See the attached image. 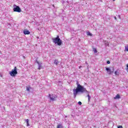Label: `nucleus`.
Masks as SVG:
<instances>
[{
	"label": "nucleus",
	"mask_w": 128,
	"mask_h": 128,
	"mask_svg": "<svg viewBox=\"0 0 128 128\" xmlns=\"http://www.w3.org/2000/svg\"><path fill=\"white\" fill-rule=\"evenodd\" d=\"M118 128H122V126H118Z\"/></svg>",
	"instance_id": "21"
},
{
	"label": "nucleus",
	"mask_w": 128,
	"mask_h": 128,
	"mask_svg": "<svg viewBox=\"0 0 128 128\" xmlns=\"http://www.w3.org/2000/svg\"><path fill=\"white\" fill-rule=\"evenodd\" d=\"M119 72L118 70L115 71L114 74L115 76H118Z\"/></svg>",
	"instance_id": "12"
},
{
	"label": "nucleus",
	"mask_w": 128,
	"mask_h": 128,
	"mask_svg": "<svg viewBox=\"0 0 128 128\" xmlns=\"http://www.w3.org/2000/svg\"><path fill=\"white\" fill-rule=\"evenodd\" d=\"M36 63L38 65V70H40V68H42V64H40V62H38V61H36Z\"/></svg>",
	"instance_id": "7"
},
{
	"label": "nucleus",
	"mask_w": 128,
	"mask_h": 128,
	"mask_svg": "<svg viewBox=\"0 0 128 128\" xmlns=\"http://www.w3.org/2000/svg\"><path fill=\"white\" fill-rule=\"evenodd\" d=\"M14 11L16 12H22V10H20V6L16 5H14Z\"/></svg>",
	"instance_id": "4"
},
{
	"label": "nucleus",
	"mask_w": 128,
	"mask_h": 128,
	"mask_svg": "<svg viewBox=\"0 0 128 128\" xmlns=\"http://www.w3.org/2000/svg\"><path fill=\"white\" fill-rule=\"evenodd\" d=\"M125 50H126V52H128V45H126L125 46Z\"/></svg>",
	"instance_id": "15"
},
{
	"label": "nucleus",
	"mask_w": 128,
	"mask_h": 128,
	"mask_svg": "<svg viewBox=\"0 0 128 128\" xmlns=\"http://www.w3.org/2000/svg\"><path fill=\"white\" fill-rule=\"evenodd\" d=\"M82 68V66H79V68Z\"/></svg>",
	"instance_id": "24"
},
{
	"label": "nucleus",
	"mask_w": 128,
	"mask_h": 128,
	"mask_svg": "<svg viewBox=\"0 0 128 128\" xmlns=\"http://www.w3.org/2000/svg\"><path fill=\"white\" fill-rule=\"evenodd\" d=\"M58 61L56 60H54V64H56V66H58Z\"/></svg>",
	"instance_id": "11"
},
{
	"label": "nucleus",
	"mask_w": 128,
	"mask_h": 128,
	"mask_svg": "<svg viewBox=\"0 0 128 128\" xmlns=\"http://www.w3.org/2000/svg\"><path fill=\"white\" fill-rule=\"evenodd\" d=\"M114 18H115V20H116V17L114 16Z\"/></svg>",
	"instance_id": "23"
},
{
	"label": "nucleus",
	"mask_w": 128,
	"mask_h": 128,
	"mask_svg": "<svg viewBox=\"0 0 128 128\" xmlns=\"http://www.w3.org/2000/svg\"><path fill=\"white\" fill-rule=\"evenodd\" d=\"M49 98L50 100H56L57 96L54 94H49Z\"/></svg>",
	"instance_id": "6"
},
{
	"label": "nucleus",
	"mask_w": 128,
	"mask_h": 128,
	"mask_svg": "<svg viewBox=\"0 0 128 128\" xmlns=\"http://www.w3.org/2000/svg\"><path fill=\"white\" fill-rule=\"evenodd\" d=\"M107 64H110V62L109 60H108V61L107 62Z\"/></svg>",
	"instance_id": "22"
},
{
	"label": "nucleus",
	"mask_w": 128,
	"mask_h": 128,
	"mask_svg": "<svg viewBox=\"0 0 128 128\" xmlns=\"http://www.w3.org/2000/svg\"><path fill=\"white\" fill-rule=\"evenodd\" d=\"M106 70L108 74H112V72H114V68H112V71L110 70V68H106Z\"/></svg>",
	"instance_id": "5"
},
{
	"label": "nucleus",
	"mask_w": 128,
	"mask_h": 128,
	"mask_svg": "<svg viewBox=\"0 0 128 128\" xmlns=\"http://www.w3.org/2000/svg\"><path fill=\"white\" fill-rule=\"evenodd\" d=\"M31 88L30 86L28 87L26 86V90H28V92H30V90Z\"/></svg>",
	"instance_id": "16"
},
{
	"label": "nucleus",
	"mask_w": 128,
	"mask_h": 128,
	"mask_svg": "<svg viewBox=\"0 0 128 128\" xmlns=\"http://www.w3.org/2000/svg\"><path fill=\"white\" fill-rule=\"evenodd\" d=\"M78 104H79V106H82V102H78Z\"/></svg>",
	"instance_id": "20"
},
{
	"label": "nucleus",
	"mask_w": 128,
	"mask_h": 128,
	"mask_svg": "<svg viewBox=\"0 0 128 128\" xmlns=\"http://www.w3.org/2000/svg\"><path fill=\"white\" fill-rule=\"evenodd\" d=\"M93 50L95 54H96V52H98V50H96V48H94Z\"/></svg>",
	"instance_id": "13"
},
{
	"label": "nucleus",
	"mask_w": 128,
	"mask_h": 128,
	"mask_svg": "<svg viewBox=\"0 0 128 128\" xmlns=\"http://www.w3.org/2000/svg\"><path fill=\"white\" fill-rule=\"evenodd\" d=\"M114 0H113L114 2Z\"/></svg>",
	"instance_id": "26"
},
{
	"label": "nucleus",
	"mask_w": 128,
	"mask_h": 128,
	"mask_svg": "<svg viewBox=\"0 0 128 128\" xmlns=\"http://www.w3.org/2000/svg\"><path fill=\"white\" fill-rule=\"evenodd\" d=\"M57 128H62V124H58Z\"/></svg>",
	"instance_id": "17"
},
{
	"label": "nucleus",
	"mask_w": 128,
	"mask_h": 128,
	"mask_svg": "<svg viewBox=\"0 0 128 128\" xmlns=\"http://www.w3.org/2000/svg\"><path fill=\"white\" fill-rule=\"evenodd\" d=\"M24 34H30V32L28 30H24Z\"/></svg>",
	"instance_id": "9"
},
{
	"label": "nucleus",
	"mask_w": 128,
	"mask_h": 128,
	"mask_svg": "<svg viewBox=\"0 0 128 128\" xmlns=\"http://www.w3.org/2000/svg\"><path fill=\"white\" fill-rule=\"evenodd\" d=\"M108 44H108V42L105 44L106 46H108Z\"/></svg>",
	"instance_id": "19"
},
{
	"label": "nucleus",
	"mask_w": 128,
	"mask_h": 128,
	"mask_svg": "<svg viewBox=\"0 0 128 128\" xmlns=\"http://www.w3.org/2000/svg\"><path fill=\"white\" fill-rule=\"evenodd\" d=\"M87 36H92V34L90 32H87Z\"/></svg>",
	"instance_id": "14"
},
{
	"label": "nucleus",
	"mask_w": 128,
	"mask_h": 128,
	"mask_svg": "<svg viewBox=\"0 0 128 128\" xmlns=\"http://www.w3.org/2000/svg\"><path fill=\"white\" fill-rule=\"evenodd\" d=\"M126 70L128 72V64H126Z\"/></svg>",
	"instance_id": "18"
},
{
	"label": "nucleus",
	"mask_w": 128,
	"mask_h": 128,
	"mask_svg": "<svg viewBox=\"0 0 128 128\" xmlns=\"http://www.w3.org/2000/svg\"><path fill=\"white\" fill-rule=\"evenodd\" d=\"M52 42L55 44H58V46H62V40L60 38V36H57L55 38H52Z\"/></svg>",
	"instance_id": "2"
},
{
	"label": "nucleus",
	"mask_w": 128,
	"mask_h": 128,
	"mask_svg": "<svg viewBox=\"0 0 128 128\" xmlns=\"http://www.w3.org/2000/svg\"><path fill=\"white\" fill-rule=\"evenodd\" d=\"M25 122H26L27 126H30V124L28 123V119L25 120Z\"/></svg>",
	"instance_id": "10"
},
{
	"label": "nucleus",
	"mask_w": 128,
	"mask_h": 128,
	"mask_svg": "<svg viewBox=\"0 0 128 128\" xmlns=\"http://www.w3.org/2000/svg\"><path fill=\"white\" fill-rule=\"evenodd\" d=\"M10 74L11 76H16V74H17L18 71H16V67H14V70H12Z\"/></svg>",
	"instance_id": "3"
},
{
	"label": "nucleus",
	"mask_w": 128,
	"mask_h": 128,
	"mask_svg": "<svg viewBox=\"0 0 128 128\" xmlns=\"http://www.w3.org/2000/svg\"><path fill=\"white\" fill-rule=\"evenodd\" d=\"M0 54H2V51H0Z\"/></svg>",
	"instance_id": "25"
},
{
	"label": "nucleus",
	"mask_w": 128,
	"mask_h": 128,
	"mask_svg": "<svg viewBox=\"0 0 128 128\" xmlns=\"http://www.w3.org/2000/svg\"><path fill=\"white\" fill-rule=\"evenodd\" d=\"M76 88L73 90L74 98H76V96L78 92H82V94H84V92H86L88 94L87 96L88 98V102H90V96L88 94V91L86 90V89L84 88V86H82L80 84H78V82H76Z\"/></svg>",
	"instance_id": "1"
},
{
	"label": "nucleus",
	"mask_w": 128,
	"mask_h": 128,
	"mask_svg": "<svg viewBox=\"0 0 128 128\" xmlns=\"http://www.w3.org/2000/svg\"><path fill=\"white\" fill-rule=\"evenodd\" d=\"M118 98H120V94H117L114 98V100H118Z\"/></svg>",
	"instance_id": "8"
}]
</instances>
